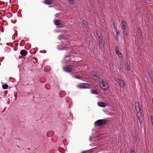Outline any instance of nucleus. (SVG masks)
I'll return each instance as SVG.
<instances>
[{"instance_id": "obj_16", "label": "nucleus", "mask_w": 153, "mask_h": 153, "mask_svg": "<svg viewBox=\"0 0 153 153\" xmlns=\"http://www.w3.org/2000/svg\"><path fill=\"white\" fill-rule=\"evenodd\" d=\"M65 59L66 61L67 62H69L70 59V56H67L65 57Z\"/></svg>"}, {"instance_id": "obj_11", "label": "nucleus", "mask_w": 153, "mask_h": 153, "mask_svg": "<svg viewBox=\"0 0 153 153\" xmlns=\"http://www.w3.org/2000/svg\"><path fill=\"white\" fill-rule=\"evenodd\" d=\"M115 30L116 33V39H118V37L119 36L120 33L119 30H117V28H115Z\"/></svg>"}, {"instance_id": "obj_33", "label": "nucleus", "mask_w": 153, "mask_h": 153, "mask_svg": "<svg viewBox=\"0 0 153 153\" xmlns=\"http://www.w3.org/2000/svg\"><path fill=\"white\" fill-rule=\"evenodd\" d=\"M152 102L153 104V98L152 99Z\"/></svg>"}, {"instance_id": "obj_23", "label": "nucleus", "mask_w": 153, "mask_h": 153, "mask_svg": "<svg viewBox=\"0 0 153 153\" xmlns=\"http://www.w3.org/2000/svg\"><path fill=\"white\" fill-rule=\"evenodd\" d=\"M126 69L127 70V71H129L130 70L129 66L128 65H127V66L126 67Z\"/></svg>"}, {"instance_id": "obj_18", "label": "nucleus", "mask_w": 153, "mask_h": 153, "mask_svg": "<svg viewBox=\"0 0 153 153\" xmlns=\"http://www.w3.org/2000/svg\"><path fill=\"white\" fill-rule=\"evenodd\" d=\"M91 91L92 93L94 94H98L97 91L96 90H92Z\"/></svg>"}, {"instance_id": "obj_4", "label": "nucleus", "mask_w": 153, "mask_h": 153, "mask_svg": "<svg viewBox=\"0 0 153 153\" xmlns=\"http://www.w3.org/2000/svg\"><path fill=\"white\" fill-rule=\"evenodd\" d=\"M107 121V120L105 119L98 120L95 122L94 125L96 126H100L105 124Z\"/></svg>"}, {"instance_id": "obj_20", "label": "nucleus", "mask_w": 153, "mask_h": 153, "mask_svg": "<svg viewBox=\"0 0 153 153\" xmlns=\"http://www.w3.org/2000/svg\"><path fill=\"white\" fill-rule=\"evenodd\" d=\"M69 2L71 4H73L74 3V0H68Z\"/></svg>"}, {"instance_id": "obj_24", "label": "nucleus", "mask_w": 153, "mask_h": 153, "mask_svg": "<svg viewBox=\"0 0 153 153\" xmlns=\"http://www.w3.org/2000/svg\"><path fill=\"white\" fill-rule=\"evenodd\" d=\"M117 51H119V48L118 46H117L115 48V52H116Z\"/></svg>"}, {"instance_id": "obj_9", "label": "nucleus", "mask_w": 153, "mask_h": 153, "mask_svg": "<svg viewBox=\"0 0 153 153\" xmlns=\"http://www.w3.org/2000/svg\"><path fill=\"white\" fill-rule=\"evenodd\" d=\"M91 77L97 81L99 80V77L97 75V74H93L91 75Z\"/></svg>"}, {"instance_id": "obj_36", "label": "nucleus", "mask_w": 153, "mask_h": 153, "mask_svg": "<svg viewBox=\"0 0 153 153\" xmlns=\"http://www.w3.org/2000/svg\"><path fill=\"white\" fill-rule=\"evenodd\" d=\"M64 49H66V50H67V49L66 48H65Z\"/></svg>"}, {"instance_id": "obj_25", "label": "nucleus", "mask_w": 153, "mask_h": 153, "mask_svg": "<svg viewBox=\"0 0 153 153\" xmlns=\"http://www.w3.org/2000/svg\"><path fill=\"white\" fill-rule=\"evenodd\" d=\"M75 78L77 79H81V77L80 76H76L75 77Z\"/></svg>"}, {"instance_id": "obj_15", "label": "nucleus", "mask_w": 153, "mask_h": 153, "mask_svg": "<svg viewBox=\"0 0 153 153\" xmlns=\"http://www.w3.org/2000/svg\"><path fill=\"white\" fill-rule=\"evenodd\" d=\"M97 34L98 37V39H100V38H102L101 34L99 31H97Z\"/></svg>"}, {"instance_id": "obj_32", "label": "nucleus", "mask_w": 153, "mask_h": 153, "mask_svg": "<svg viewBox=\"0 0 153 153\" xmlns=\"http://www.w3.org/2000/svg\"><path fill=\"white\" fill-rule=\"evenodd\" d=\"M85 151H82L81 152V153H85Z\"/></svg>"}, {"instance_id": "obj_13", "label": "nucleus", "mask_w": 153, "mask_h": 153, "mask_svg": "<svg viewBox=\"0 0 153 153\" xmlns=\"http://www.w3.org/2000/svg\"><path fill=\"white\" fill-rule=\"evenodd\" d=\"M44 3L46 4H53L52 1L51 0H45Z\"/></svg>"}, {"instance_id": "obj_35", "label": "nucleus", "mask_w": 153, "mask_h": 153, "mask_svg": "<svg viewBox=\"0 0 153 153\" xmlns=\"http://www.w3.org/2000/svg\"><path fill=\"white\" fill-rule=\"evenodd\" d=\"M14 31H15L16 32L17 31L16 30H15Z\"/></svg>"}, {"instance_id": "obj_1", "label": "nucleus", "mask_w": 153, "mask_h": 153, "mask_svg": "<svg viewBox=\"0 0 153 153\" xmlns=\"http://www.w3.org/2000/svg\"><path fill=\"white\" fill-rule=\"evenodd\" d=\"M63 69L65 71L67 72H71L72 71H76L78 70V67L75 65H69L64 66Z\"/></svg>"}, {"instance_id": "obj_19", "label": "nucleus", "mask_w": 153, "mask_h": 153, "mask_svg": "<svg viewBox=\"0 0 153 153\" xmlns=\"http://www.w3.org/2000/svg\"><path fill=\"white\" fill-rule=\"evenodd\" d=\"M2 87L4 89H7L8 88V85L7 84H4L3 85Z\"/></svg>"}, {"instance_id": "obj_34", "label": "nucleus", "mask_w": 153, "mask_h": 153, "mask_svg": "<svg viewBox=\"0 0 153 153\" xmlns=\"http://www.w3.org/2000/svg\"><path fill=\"white\" fill-rule=\"evenodd\" d=\"M16 36H17V33H16Z\"/></svg>"}, {"instance_id": "obj_29", "label": "nucleus", "mask_w": 153, "mask_h": 153, "mask_svg": "<svg viewBox=\"0 0 153 153\" xmlns=\"http://www.w3.org/2000/svg\"><path fill=\"white\" fill-rule=\"evenodd\" d=\"M62 36L61 35H59L58 36V39H62Z\"/></svg>"}, {"instance_id": "obj_31", "label": "nucleus", "mask_w": 153, "mask_h": 153, "mask_svg": "<svg viewBox=\"0 0 153 153\" xmlns=\"http://www.w3.org/2000/svg\"><path fill=\"white\" fill-rule=\"evenodd\" d=\"M150 2H152L153 1V0H148Z\"/></svg>"}, {"instance_id": "obj_10", "label": "nucleus", "mask_w": 153, "mask_h": 153, "mask_svg": "<svg viewBox=\"0 0 153 153\" xmlns=\"http://www.w3.org/2000/svg\"><path fill=\"white\" fill-rule=\"evenodd\" d=\"M27 53V52L24 50H22L20 52V54L23 56H26Z\"/></svg>"}, {"instance_id": "obj_26", "label": "nucleus", "mask_w": 153, "mask_h": 153, "mask_svg": "<svg viewBox=\"0 0 153 153\" xmlns=\"http://www.w3.org/2000/svg\"><path fill=\"white\" fill-rule=\"evenodd\" d=\"M113 27H114V29H115V28H117L116 26L115 25V23H113Z\"/></svg>"}, {"instance_id": "obj_2", "label": "nucleus", "mask_w": 153, "mask_h": 153, "mask_svg": "<svg viewBox=\"0 0 153 153\" xmlns=\"http://www.w3.org/2000/svg\"><path fill=\"white\" fill-rule=\"evenodd\" d=\"M135 106L137 113V117L140 123L141 122V121L140 120V117H141V112L140 110V104L138 102H136L135 104Z\"/></svg>"}, {"instance_id": "obj_12", "label": "nucleus", "mask_w": 153, "mask_h": 153, "mask_svg": "<svg viewBox=\"0 0 153 153\" xmlns=\"http://www.w3.org/2000/svg\"><path fill=\"white\" fill-rule=\"evenodd\" d=\"M54 21L55 25H58L62 24V22L60 20H55Z\"/></svg>"}, {"instance_id": "obj_30", "label": "nucleus", "mask_w": 153, "mask_h": 153, "mask_svg": "<svg viewBox=\"0 0 153 153\" xmlns=\"http://www.w3.org/2000/svg\"><path fill=\"white\" fill-rule=\"evenodd\" d=\"M131 153H135V152H134V150L133 149H131Z\"/></svg>"}, {"instance_id": "obj_5", "label": "nucleus", "mask_w": 153, "mask_h": 153, "mask_svg": "<svg viewBox=\"0 0 153 153\" xmlns=\"http://www.w3.org/2000/svg\"><path fill=\"white\" fill-rule=\"evenodd\" d=\"M77 87L80 88H87L90 87L89 84L87 83H82L78 85Z\"/></svg>"}, {"instance_id": "obj_7", "label": "nucleus", "mask_w": 153, "mask_h": 153, "mask_svg": "<svg viewBox=\"0 0 153 153\" xmlns=\"http://www.w3.org/2000/svg\"><path fill=\"white\" fill-rule=\"evenodd\" d=\"M100 44V47L102 49L104 48L105 42L103 40L102 38H100V39H98Z\"/></svg>"}, {"instance_id": "obj_28", "label": "nucleus", "mask_w": 153, "mask_h": 153, "mask_svg": "<svg viewBox=\"0 0 153 153\" xmlns=\"http://www.w3.org/2000/svg\"><path fill=\"white\" fill-rule=\"evenodd\" d=\"M120 68H123V65L122 64V62H121L120 63Z\"/></svg>"}, {"instance_id": "obj_22", "label": "nucleus", "mask_w": 153, "mask_h": 153, "mask_svg": "<svg viewBox=\"0 0 153 153\" xmlns=\"http://www.w3.org/2000/svg\"><path fill=\"white\" fill-rule=\"evenodd\" d=\"M115 53H116V54L118 55V56H119V55H121V53L120 52V51H117L116 52H115Z\"/></svg>"}, {"instance_id": "obj_37", "label": "nucleus", "mask_w": 153, "mask_h": 153, "mask_svg": "<svg viewBox=\"0 0 153 153\" xmlns=\"http://www.w3.org/2000/svg\"><path fill=\"white\" fill-rule=\"evenodd\" d=\"M22 41H24V40H22Z\"/></svg>"}, {"instance_id": "obj_14", "label": "nucleus", "mask_w": 153, "mask_h": 153, "mask_svg": "<svg viewBox=\"0 0 153 153\" xmlns=\"http://www.w3.org/2000/svg\"><path fill=\"white\" fill-rule=\"evenodd\" d=\"M98 105L100 107H104L105 106V103L99 102L97 103Z\"/></svg>"}, {"instance_id": "obj_3", "label": "nucleus", "mask_w": 153, "mask_h": 153, "mask_svg": "<svg viewBox=\"0 0 153 153\" xmlns=\"http://www.w3.org/2000/svg\"><path fill=\"white\" fill-rule=\"evenodd\" d=\"M122 27L123 29V34L124 36L127 37L128 35V28L127 27V24L125 21L123 20L122 21Z\"/></svg>"}, {"instance_id": "obj_8", "label": "nucleus", "mask_w": 153, "mask_h": 153, "mask_svg": "<svg viewBox=\"0 0 153 153\" xmlns=\"http://www.w3.org/2000/svg\"><path fill=\"white\" fill-rule=\"evenodd\" d=\"M116 80L121 86L124 87V86L125 83L123 80L118 78H116Z\"/></svg>"}, {"instance_id": "obj_27", "label": "nucleus", "mask_w": 153, "mask_h": 153, "mask_svg": "<svg viewBox=\"0 0 153 153\" xmlns=\"http://www.w3.org/2000/svg\"><path fill=\"white\" fill-rule=\"evenodd\" d=\"M83 23L85 25H86L87 23L86 21L85 20H83Z\"/></svg>"}, {"instance_id": "obj_21", "label": "nucleus", "mask_w": 153, "mask_h": 153, "mask_svg": "<svg viewBox=\"0 0 153 153\" xmlns=\"http://www.w3.org/2000/svg\"><path fill=\"white\" fill-rule=\"evenodd\" d=\"M133 140L134 142H136L137 141V137L136 136H134L133 138Z\"/></svg>"}, {"instance_id": "obj_17", "label": "nucleus", "mask_w": 153, "mask_h": 153, "mask_svg": "<svg viewBox=\"0 0 153 153\" xmlns=\"http://www.w3.org/2000/svg\"><path fill=\"white\" fill-rule=\"evenodd\" d=\"M137 32L139 35L140 36L141 35V30L140 28H137Z\"/></svg>"}, {"instance_id": "obj_6", "label": "nucleus", "mask_w": 153, "mask_h": 153, "mask_svg": "<svg viewBox=\"0 0 153 153\" xmlns=\"http://www.w3.org/2000/svg\"><path fill=\"white\" fill-rule=\"evenodd\" d=\"M100 85L103 90H106L108 88V85L103 80L100 83Z\"/></svg>"}]
</instances>
